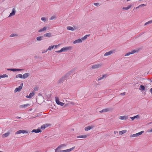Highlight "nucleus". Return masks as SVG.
Instances as JSON below:
<instances>
[{"instance_id":"9d476101","label":"nucleus","mask_w":152,"mask_h":152,"mask_svg":"<svg viewBox=\"0 0 152 152\" xmlns=\"http://www.w3.org/2000/svg\"><path fill=\"white\" fill-rule=\"evenodd\" d=\"M42 131L39 129H34L32 130V132H35V133H37L41 132Z\"/></svg>"},{"instance_id":"cd10ccee","label":"nucleus","mask_w":152,"mask_h":152,"mask_svg":"<svg viewBox=\"0 0 152 152\" xmlns=\"http://www.w3.org/2000/svg\"><path fill=\"white\" fill-rule=\"evenodd\" d=\"M145 87L144 86L141 85L140 88H139V90L141 91H144L145 90Z\"/></svg>"},{"instance_id":"6e6552de","label":"nucleus","mask_w":152,"mask_h":152,"mask_svg":"<svg viewBox=\"0 0 152 152\" xmlns=\"http://www.w3.org/2000/svg\"><path fill=\"white\" fill-rule=\"evenodd\" d=\"M94 126H88L85 128V130L86 131H88L94 128Z\"/></svg>"},{"instance_id":"49530a36","label":"nucleus","mask_w":152,"mask_h":152,"mask_svg":"<svg viewBox=\"0 0 152 152\" xmlns=\"http://www.w3.org/2000/svg\"><path fill=\"white\" fill-rule=\"evenodd\" d=\"M100 5L99 3H96V6H99Z\"/></svg>"},{"instance_id":"58836bf2","label":"nucleus","mask_w":152,"mask_h":152,"mask_svg":"<svg viewBox=\"0 0 152 152\" xmlns=\"http://www.w3.org/2000/svg\"><path fill=\"white\" fill-rule=\"evenodd\" d=\"M21 133V130H19L17 131V132H15V134H20Z\"/></svg>"},{"instance_id":"20e7f679","label":"nucleus","mask_w":152,"mask_h":152,"mask_svg":"<svg viewBox=\"0 0 152 152\" xmlns=\"http://www.w3.org/2000/svg\"><path fill=\"white\" fill-rule=\"evenodd\" d=\"M66 146V145L64 144H62L61 145L59 146L57 148H56L55 150V152H59L58 150L60 149H61L63 147H64Z\"/></svg>"},{"instance_id":"13d9d810","label":"nucleus","mask_w":152,"mask_h":152,"mask_svg":"<svg viewBox=\"0 0 152 152\" xmlns=\"http://www.w3.org/2000/svg\"><path fill=\"white\" fill-rule=\"evenodd\" d=\"M135 9H136V8H135V7H134V9H133V10H134Z\"/></svg>"},{"instance_id":"c9c22d12","label":"nucleus","mask_w":152,"mask_h":152,"mask_svg":"<svg viewBox=\"0 0 152 152\" xmlns=\"http://www.w3.org/2000/svg\"><path fill=\"white\" fill-rule=\"evenodd\" d=\"M17 35L15 34H12L10 35V37H15L17 36Z\"/></svg>"},{"instance_id":"2eb2a0df","label":"nucleus","mask_w":152,"mask_h":152,"mask_svg":"<svg viewBox=\"0 0 152 152\" xmlns=\"http://www.w3.org/2000/svg\"><path fill=\"white\" fill-rule=\"evenodd\" d=\"M119 119L121 120H126L128 118V116H120Z\"/></svg>"},{"instance_id":"052dcab7","label":"nucleus","mask_w":152,"mask_h":152,"mask_svg":"<svg viewBox=\"0 0 152 152\" xmlns=\"http://www.w3.org/2000/svg\"><path fill=\"white\" fill-rule=\"evenodd\" d=\"M94 4L95 5V3H94Z\"/></svg>"},{"instance_id":"5fc2aeb1","label":"nucleus","mask_w":152,"mask_h":152,"mask_svg":"<svg viewBox=\"0 0 152 152\" xmlns=\"http://www.w3.org/2000/svg\"><path fill=\"white\" fill-rule=\"evenodd\" d=\"M140 7H139V6L135 8L137 9L139 8Z\"/></svg>"},{"instance_id":"0eeeda50","label":"nucleus","mask_w":152,"mask_h":152,"mask_svg":"<svg viewBox=\"0 0 152 152\" xmlns=\"http://www.w3.org/2000/svg\"><path fill=\"white\" fill-rule=\"evenodd\" d=\"M34 95V91H33L32 92L30 93L28 96H26V97L27 98H31Z\"/></svg>"},{"instance_id":"c756f323","label":"nucleus","mask_w":152,"mask_h":152,"mask_svg":"<svg viewBox=\"0 0 152 152\" xmlns=\"http://www.w3.org/2000/svg\"><path fill=\"white\" fill-rule=\"evenodd\" d=\"M151 23H152V20H150L149 21H148V22H147L146 23H145L144 25L145 26L147 25L148 24H151Z\"/></svg>"},{"instance_id":"7c9ffc66","label":"nucleus","mask_w":152,"mask_h":152,"mask_svg":"<svg viewBox=\"0 0 152 152\" xmlns=\"http://www.w3.org/2000/svg\"><path fill=\"white\" fill-rule=\"evenodd\" d=\"M106 77V75H103L102 76V77H100L98 79V80L99 81L101 80L103 78Z\"/></svg>"},{"instance_id":"09e8293b","label":"nucleus","mask_w":152,"mask_h":152,"mask_svg":"<svg viewBox=\"0 0 152 152\" xmlns=\"http://www.w3.org/2000/svg\"><path fill=\"white\" fill-rule=\"evenodd\" d=\"M130 118L132 120H134V117H130Z\"/></svg>"},{"instance_id":"8fccbe9b","label":"nucleus","mask_w":152,"mask_h":152,"mask_svg":"<svg viewBox=\"0 0 152 152\" xmlns=\"http://www.w3.org/2000/svg\"><path fill=\"white\" fill-rule=\"evenodd\" d=\"M114 133L115 134H118V132L117 131H115L114 132Z\"/></svg>"},{"instance_id":"1a4fd4ad","label":"nucleus","mask_w":152,"mask_h":152,"mask_svg":"<svg viewBox=\"0 0 152 152\" xmlns=\"http://www.w3.org/2000/svg\"><path fill=\"white\" fill-rule=\"evenodd\" d=\"M16 11L15 10V8H13L12 10V12L10 14V15L9 16V17H10L14 15H15Z\"/></svg>"},{"instance_id":"5701e85b","label":"nucleus","mask_w":152,"mask_h":152,"mask_svg":"<svg viewBox=\"0 0 152 152\" xmlns=\"http://www.w3.org/2000/svg\"><path fill=\"white\" fill-rule=\"evenodd\" d=\"M21 133L28 134L29 132H28V131L26 130H21Z\"/></svg>"},{"instance_id":"e433bc0d","label":"nucleus","mask_w":152,"mask_h":152,"mask_svg":"<svg viewBox=\"0 0 152 152\" xmlns=\"http://www.w3.org/2000/svg\"><path fill=\"white\" fill-rule=\"evenodd\" d=\"M47 127V126H46V125H42L41 126V128L42 129H44L45 128H46Z\"/></svg>"},{"instance_id":"b1692460","label":"nucleus","mask_w":152,"mask_h":152,"mask_svg":"<svg viewBox=\"0 0 152 152\" xmlns=\"http://www.w3.org/2000/svg\"><path fill=\"white\" fill-rule=\"evenodd\" d=\"M126 132V130H123L120 131L119 132V134L120 135H122V134L125 133Z\"/></svg>"},{"instance_id":"4be33fe9","label":"nucleus","mask_w":152,"mask_h":152,"mask_svg":"<svg viewBox=\"0 0 152 152\" xmlns=\"http://www.w3.org/2000/svg\"><path fill=\"white\" fill-rule=\"evenodd\" d=\"M47 28L46 27H44L43 28L40 29H39L38 31V32H41L42 31H46L47 29Z\"/></svg>"},{"instance_id":"f03ea898","label":"nucleus","mask_w":152,"mask_h":152,"mask_svg":"<svg viewBox=\"0 0 152 152\" xmlns=\"http://www.w3.org/2000/svg\"><path fill=\"white\" fill-rule=\"evenodd\" d=\"M56 102L57 104L63 106L64 104V103L60 102L58 99V98L57 97H55Z\"/></svg>"},{"instance_id":"a18cd8bd","label":"nucleus","mask_w":152,"mask_h":152,"mask_svg":"<svg viewBox=\"0 0 152 152\" xmlns=\"http://www.w3.org/2000/svg\"><path fill=\"white\" fill-rule=\"evenodd\" d=\"M148 132H152V129H148L147 130Z\"/></svg>"},{"instance_id":"dca6fc26","label":"nucleus","mask_w":152,"mask_h":152,"mask_svg":"<svg viewBox=\"0 0 152 152\" xmlns=\"http://www.w3.org/2000/svg\"><path fill=\"white\" fill-rule=\"evenodd\" d=\"M29 105H30L29 104H25L21 105L19 106V107L22 108H24L27 107L29 106Z\"/></svg>"},{"instance_id":"39448f33","label":"nucleus","mask_w":152,"mask_h":152,"mask_svg":"<svg viewBox=\"0 0 152 152\" xmlns=\"http://www.w3.org/2000/svg\"><path fill=\"white\" fill-rule=\"evenodd\" d=\"M75 147H73L71 148L66 150H64L60 151H59V152H70L71 151H72L73 149H75Z\"/></svg>"},{"instance_id":"6ab92c4d","label":"nucleus","mask_w":152,"mask_h":152,"mask_svg":"<svg viewBox=\"0 0 152 152\" xmlns=\"http://www.w3.org/2000/svg\"><path fill=\"white\" fill-rule=\"evenodd\" d=\"M29 76V74L28 73L24 74L23 75V78L25 79L27 77Z\"/></svg>"},{"instance_id":"4d7b16f0","label":"nucleus","mask_w":152,"mask_h":152,"mask_svg":"<svg viewBox=\"0 0 152 152\" xmlns=\"http://www.w3.org/2000/svg\"><path fill=\"white\" fill-rule=\"evenodd\" d=\"M1 75H0V79L1 78Z\"/></svg>"},{"instance_id":"6e6d98bb","label":"nucleus","mask_w":152,"mask_h":152,"mask_svg":"<svg viewBox=\"0 0 152 152\" xmlns=\"http://www.w3.org/2000/svg\"><path fill=\"white\" fill-rule=\"evenodd\" d=\"M47 52L46 51H43V52H42V53H45V52Z\"/></svg>"},{"instance_id":"393cba45","label":"nucleus","mask_w":152,"mask_h":152,"mask_svg":"<svg viewBox=\"0 0 152 152\" xmlns=\"http://www.w3.org/2000/svg\"><path fill=\"white\" fill-rule=\"evenodd\" d=\"M54 47V45H52L50 46L47 50L46 51H47L48 50H50L51 49H52Z\"/></svg>"},{"instance_id":"7ed1b4c3","label":"nucleus","mask_w":152,"mask_h":152,"mask_svg":"<svg viewBox=\"0 0 152 152\" xmlns=\"http://www.w3.org/2000/svg\"><path fill=\"white\" fill-rule=\"evenodd\" d=\"M23 85V83H22L21 84L20 86H19L18 87L16 88L15 90V92H16L18 91H20V90L22 88Z\"/></svg>"},{"instance_id":"9b49d317","label":"nucleus","mask_w":152,"mask_h":152,"mask_svg":"<svg viewBox=\"0 0 152 152\" xmlns=\"http://www.w3.org/2000/svg\"><path fill=\"white\" fill-rule=\"evenodd\" d=\"M82 42V39H78L74 41L73 42V43L74 44H76Z\"/></svg>"},{"instance_id":"ddd939ff","label":"nucleus","mask_w":152,"mask_h":152,"mask_svg":"<svg viewBox=\"0 0 152 152\" xmlns=\"http://www.w3.org/2000/svg\"><path fill=\"white\" fill-rule=\"evenodd\" d=\"M113 53H114V51H113L111 50L108 52L104 54V56H109Z\"/></svg>"},{"instance_id":"f257e3e1","label":"nucleus","mask_w":152,"mask_h":152,"mask_svg":"<svg viewBox=\"0 0 152 152\" xmlns=\"http://www.w3.org/2000/svg\"><path fill=\"white\" fill-rule=\"evenodd\" d=\"M72 48V47L71 46L65 47L62 48L60 50L56 51V52L57 53H61L66 50H70Z\"/></svg>"},{"instance_id":"f704fd0d","label":"nucleus","mask_w":152,"mask_h":152,"mask_svg":"<svg viewBox=\"0 0 152 152\" xmlns=\"http://www.w3.org/2000/svg\"><path fill=\"white\" fill-rule=\"evenodd\" d=\"M137 136V133L135 134H131L130 135V137H135Z\"/></svg>"},{"instance_id":"4c0bfd02","label":"nucleus","mask_w":152,"mask_h":152,"mask_svg":"<svg viewBox=\"0 0 152 152\" xmlns=\"http://www.w3.org/2000/svg\"><path fill=\"white\" fill-rule=\"evenodd\" d=\"M8 76L6 74H4L1 76V78H4V77H7Z\"/></svg>"},{"instance_id":"bb28decb","label":"nucleus","mask_w":152,"mask_h":152,"mask_svg":"<svg viewBox=\"0 0 152 152\" xmlns=\"http://www.w3.org/2000/svg\"><path fill=\"white\" fill-rule=\"evenodd\" d=\"M67 29L68 30H70L71 31H73L74 30V29L73 27L71 26H67Z\"/></svg>"},{"instance_id":"a878e982","label":"nucleus","mask_w":152,"mask_h":152,"mask_svg":"<svg viewBox=\"0 0 152 152\" xmlns=\"http://www.w3.org/2000/svg\"><path fill=\"white\" fill-rule=\"evenodd\" d=\"M21 70V69H8V70H11V71H20Z\"/></svg>"},{"instance_id":"864d4df0","label":"nucleus","mask_w":152,"mask_h":152,"mask_svg":"<svg viewBox=\"0 0 152 152\" xmlns=\"http://www.w3.org/2000/svg\"><path fill=\"white\" fill-rule=\"evenodd\" d=\"M150 91L152 94V88L150 89Z\"/></svg>"},{"instance_id":"72a5a7b5","label":"nucleus","mask_w":152,"mask_h":152,"mask_svg":"<svg viewBox=\"0 0 152 152\" xmlns=\"http://www.w3.org/2000/svg\"><path fill=\"white\" fill-rule=\"evenodd\" d=\"M144 131H142L140 132H139L137 133V136L142 134V133H144Z\"/></svg>"},{"instance_id":"f8f14e48","label":"nucleus","mask_w":152,"mask_h":152,"mask_svg":"<svg viewBox=\"0 0 152 152\" xmlns=\"http://www.w3.org/2000/svg\"><path fill=\"white\" fill-rule=\"evenodd\" d=\"M110 110V109L109 108H106L103 109L102 110L100 111H99L100 113H105L109 111Z\"/></svg>"},{"instance_id":"37998d69","label":"nucleus","mask_w":152,"mask_h":152,"mask_svg":"<svg viewBox=\"0 0 152 152\" xmlns=\"http://www.w3.org/2000/svg\"><path fill=\"white\" fill-rule=\"evenodd\" d=\"M41 20L42 21H45L46 20V18L45 17H42L41 18Z\"/></svg>"},{"instance_id":"79ce46f5","label":"nucleus","mask_w":152,"mask_h":152,"mask_svg":"<svg viewBox=\"0 0 152 152\" xmlns=\"http://www.w3.org/2000/svg\"><path fill=\"white\" fill-rule=\"evenodd\" d=\"M134 117V119H135V118H140V116L138 115H137L135 116Z\"/></svg>"},{"instance_id":"c03bdc74","label":"nucleus","mask_w":152,"mask_h":152,"mask_svg":"<svg viewBox=\"0 0 152 152\" xmlns=\"http://www.w3.org/2000/svg\"><path fill=\"white\" fill-rule=\"evenodd\" d=\"M126 92H123V93H121L120 94V95H124L125 94Z\"/></svg>"},{"instance_id":"3c124183","label":"nucleus","mask_w":152,"mask_h":152,"mask_svg":"<svg viewBox=\"0 0 152 152\" xmlns=\"http://www.w3.org/2000/svg\"><path fill=\"white\" fill-rule=\"evenodd\" d=\"M34 90L35 91H37V90H38L37 88H34Z\"/></svg>"},{"instance_id":"aec40b11","label":"nucleus","mask_w":152,"mask_h":152,"mask_svg":"<svg viewBox=\"0 0 152 152\" xmlns=\"http://www.w3.org/2000/svg\"><path fill=\"white\" fill-rule=\"evenodd\" d=\"M10 134V133L9 132L6 133L2 135V137H7Z\"/></svg>"},{"instance_id":"c85d7f7f","label":"nucleus","mask_w":152,"mask_h":152,"mask_svg":"<svg viewBox=\"0 0 152 152\" xmlns=\"http://www.w3.org/2000/svg\"><path fill=\"white\" fill-rule=\"evenodd\" d=\"M90 35H85L82 38V40H85L87 37H88Z\"/></svg>"},{"instance_id":"f3484780","label":"nucleus","mask_w":152,"mask_h":152,"mask_svg":"<svg viewBox=\"0 0 152 152\" xmlns=\"http://www.w3.org/2000/svg\"><path fill=\"white\" fill-rule=\"evenodd\" d=\"M87 136L86 135H79L77 137V138H85L87 137Z\"/></svg>"},{"instance_id":"412c9836","label":"nucleus","mask_w":152,"mask_h":152,"mask_svg":"<svg viewBox=\"0 0 152 152\" xmlns=\"http://www.w3.org/2000/svg\"><path fill=\"white\" fill-rule=\"evenodd\" d=\"M131 6L132 5L130 4L128 5L127 7H123L122 9L123 10H128L131 7Z\"/></svg>"},{"instance_id":"ea45409f","label":"nucleus","mask_w":152,"mask_h":152,"mask_svg":"<svg viewBox=\"0 0 152 152\" xmlns=\"http://www.w3.org/2000/svg\"><path fill=\"white\" fill-rule=\"evenodd\" d=\"M56 18V17L55 16H52L50 18V20H53Z\"/></svg>"},{"instance_id":"a211bd4d","label":"nucleus","mask_w":152,"mask_h":152,"mask_svg":"<svg viewBox=\"0 0 152 152\" xmlns=\"http://www.w3.org/2000/svg\"><path fill=\"white\" fill-rule=\"evenodd\" d=\"M51 34L50 33H48L44 34V36L45 37H51Z\"/></svg>"},{"instance_id":"de8ad7c7","label":"nucleus","mask_w":152,"mask_h":152,"mask_svg":"<svg viewBox=\"0 0 152 152\" xmlns=\"http://www.w3.org/2000/svg\"><path fill=\"white\" fill-rule=\"evenodd\" d=\"M60 46V45L59 44H58L57 45H54V47L56 48L57 46Z\"/></svg>"},{"instance_id":"603ef678","label":"nucleus","mask_w":152,"mask_h":152,"mask_svg":"<svg viewBox=\"0 0 152 152\" xmlns=\"http://www.w3.org/2000/svg\"><path fill=\"white\" fill-rule=\"evenodd\" d=\"M92 69L95 68V65H94L92 67Z\"/></svg>"},{"instance_id":"a19ab883","label":"nucleus","mask_w":152,"mask_h":152,"mask_svg":"<svg viewBox=\"0 0 152 152\" xmlns=\"http://www.w3.org/2000/svg\"><path fill=\"white\" fill-rule=\"evenodd\" d=\"M146 5V4H140V5H139V7H143V6H145Z\"/></svg>"},{"instance_id":"473e14b6","label":"nucleus","mask_w":152,"mask_h":152,"mask_svg":"<svg viewBox=\"0 0 152 152\" xmlns=\"http://www.w3.org/2000/svg\"><path fill=\"white\" fill-rule=\"evenodd\" d=\"M42 37H40V36L38 37H37V38H36L37 40V41H40L42 40Z\"/></svg>"},{"instance_id":"423d86ee","label":"nucleus","mask_w":152,"mask_h":152,"mask_svg":"<svg viewBox=\"0 0 152 152\" xmlns=\"http://www.w3.org/2000/svg\"><path fill=\"white\" fill-rule=\"evenodd\" d=\"M138 51V50H133L131 52H129L128 53H127L125 55V56H128L130 54H133L134 53H135L137 52Z\"/></svg>"},{"instance_id":"2f4dec72","label":"nucleus","mask_w":152,"mask_h":152,"mask_svg":"<svg viewBox=\"0 0 152 152\" xmlns=\"http://www.w3.org/2000/svg\"><path fill=\"white\" fill-rule=\"evenodd\" d=\"M16 78L19 77L20 78H23V75L21 74H18L16 76Z\"/></svg>"},{"instance_id":"bf43d9fd","label":"nucleus","mask_w":152,"mask_h":152,"mask_svg":"<svg viewBox=\"0 0 152 152\" xmlns=\"http://www.w3.org/2000/svg\"><path fill=\"white\" fill-rule=\"evenodd\" d=\"M0 152H3L1 151H0Z\"/></svg>"},{"instance_id":"680f3d73","label":"nucleus","mask_w":152,"mask_h":152,"mask_svg":"<svg viewBox=\"0 0 152 152\" xmlns=\"http://www.w3.org/2000/svg\"><path fill=\"white\" fill-rule=\"evenodd\" d=\"M151 123L152 124V122H151Z\"/></svg>"},{"instance_id":"4468645a","label":"nucleus","mask_w":152,"mask_h":152,"mask_svg":"<svg viewBox=\"0 0 152 152\" xmlns=\"http://www.w3.org/2000/svg\"><path fill=\"white\" fill-rule=\"evenodd\" d=\"M103 66V64L102 63L97 64H96V69L102 67Z\"/></svg>"}]
</instances>
